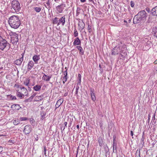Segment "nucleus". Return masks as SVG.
Here are the masks:
<instances>
[{"label": "nucleus", "instance_id": "bb28decb", "mask_svg": "<svg viewBox=\"0 0 157 157\" xmlns=\"http://www.w3.org/2000/svg\"><path fill=\"white\" fill-rule=\"evenodd\" d=\"M16 95L17 97L20 98H24V94L18 91L16 93Z\"/></svg>", "mask_w": 157, "mask_h": 157}, {"label": "nucleus", "instance_id": "8fccbe9b", "mask_svg": "<svg viewBox=\"0 0 157 157\" xmlns=\"http://www.w3.org/2000/svg\"><path fill=\"white\" fill-rule=\"evenodd\" d=\"M105 150L106 151L107 150L108 151L109 150V149L108 147L107 146H106V147H105Z\"/></svg>", "mask_w": 157, "mask_h": 157}, {"label": "nucleus", "instance_id": "2f4dec72", "mask_svg": "<svg viewBox=\"0 0 157 157\" xmlns=\"http://www.w3.org/2000/svg\"><path fill=\"white\" fill-rule=\"evenodd\" d=\"M33 9L37 13L39 12L41 10V8L39 7H34Z\"/></svg>", "mask_w": 157, "mask_h": 157}, {"label": "nucleus", "instance_id": "bf43d9fd", "mask_svg": "<svg viewBox=\"0 0 157 157\" xmlns=\"http://www.w3.org/2000/svg\"><path fill=\"white\" fill-rule=\"evenodd\" d=\"M79 87L78 86H76V90H78L79 89Z\"/></svg>", "mask_w": 157, "mask_h": 157}, {"label": "nucleus", "instance_id": "c85d7f7f", "mask_svg": "<svg viewBox=\"0 0 157 157\" xmlns=\"http://www.w3.org/2000/svg\"><path fill=\"white\" fill-rule=\"evenodd\" d=\"M64 76L63 77V80L64 81V82H66L67 80V70H66L65 72Z\"/></svg>", "mask_w": 157, "mask_h": 157}, {"label": "nucleus", "instance_id": "4468645a", "mask_svg": "<svg viewBox=\"0 0 157 157\" xmlns=\"http://www.w3.org/2000/svg\"><path fill=\"white\" fill-rule=\"evenodd\" d=\"M63 102V101L62 99H60L58 100L55 106L56 109L59 107L61 105Z\"/></svg>", "mask_w": 157, "mask_h": 157}, {"label": "nucleus", "instance_id": "f257e3e1", "mask_svg": "<svg viewBox=\"0 0 157 157\" xmlns=\"http://www.w3.org/2000/svg\"><path fill=\"white\" fill-rule=\"evenodd\" d=\"M147 17L146 11L144 10H141L134 16L133 23L134 24H136L140 23L141 21H144L146 20Z\"/></svg>", "mask_w": 157, "mask_h": 157}, {"label": "nucleus", "instance_id": "338daca9", "mask_svg": "<svg viewBox=\"0 0 157 157\" xmlns=\"http://www.w3.org/2000/svg\"><path fill=\"white\" fill-rule=\"evenodd\" d=\"M152 119L154 120H155V114L154 116H153V117H152Z\"/></svg>", "mask_w": 157, "mask_h": 157}, {"label": "nucleus", "instance_id": "4d7b16f0", "mask_svg": "<svg viewBox=\"0 0 157 157\" xmlns=\"http://www.w3.org/2000/svg\"><path fill=\"white\" fill-rule=\"evenodd\" d=\"M15 86H16V85H15ZM16 86L18 88H20L21 89V88L22 86H21V85H17Z\"/></svg>", "mask_w": 157, "mask_h": 157}, {"label": "nucleus", "instance_id": "9b49d317", "mask_svg": "<svg viewBox=\"0 0 157 157\" xmlns=\"http://www.w3.org/2000/svg\"><path fill=\"white\" fill-rule=\"evenodd\" d=\"M33 59L35 63L37 64L38 61L40 59V55H35L33 56Z\"/></svg>", "mask_w": 157, "mask_h": 157}, {"label": "nucleus", "instance_id": "e2e57ef3", "mask_svg": "<svg viewBox=\"0 0 157 157\" xmlns=\"http://www.w3.org/2000/svg\"><path fill=\"white\" fill-rule=\"evenodd\" d=\"M24 53H22L21 54V55L22 56V57L20 58H22L23 60V57H24Z\"/></svg>", "mask_w": 157, "mask_h": 157}, {"label": "nucleus", "instance_id": "72a5a7b5", "mask_svg": "<svg viewBox=\"0 0 157 157\" xmlns=\"http://www.w3.org/2000/svg\"><path fill=\"white\" fill-rule=\"evenodd\" d=\"M29 82H30L29 79H26V80L25 81V82L24 83V85L26 86H28Z\"/></svg>", "mask_w": 157, "mask_h": 157}, {"label": "nucleus", "instance_id": "ea45409f", "mask_svg": "<svg viewBox=\"0 0 157 157\" xmlns=\"http://www.w3.org/2000/svg\"><path fill=\"white\" fill-rule=\"evenodd\" d=\"M88 29L89 31V32L90 33L92 31V30L91 29V26L89 24H88Z\"/></svg>", "mask_w": 157, "mask_h": 157}, {"label": "nucleus", "instance_id": "1a4fd4ad", "mask_svg": "<svg viewBox=\"0 0 157 157\" xmlns=\"http://www.w3.org/2000/svg\"><path fill=\"white\" fill-rule=\"evenodd\" d=\"M34 65V63L32 60H30L29 62L27 65V70L28 71H30L33 67Z\"/></svg>", "mask_w": 157, "mask_h": 157}, {"label": "nucleus", "instance_id": "f3484780", "mask_svg": "<svg viewBox=\"0 0 157 157\" xmlns=\"http://www.w3.org/2000/svg\"><path fill=\"white\" fill-rule=\"evenodd\" d=\"M151 13L153 16H157V6L151 10Z\"/></svg>", "mask_w": 157, "mask_h": 157}, {"label": "nucleus", "instance_id": "ddd939ff", "mask_svg": "<svg viewBox=\"0 0 157 157\" xmlns=\"http://www.w3.org/2000/svg\"><path fill=\"white\" fill-rule=\"evenodd\" d=\"M81 44V41L78 37H77L73 43V45L75 46L76 45H80Z\"/></svg>", "mask_w": 157, "mask_h": 157}, {"label": "nucleus", "instance_id": "f704fd0d", "mask_svg": "<svg viewBox=\"0 0 157 157\" xmlns=\"http://www.w3.org/2000/svg\"><path fill=\"white\" fill-rule=\"evenodd\" d=\"M50 0H48V1L46 2V4L48 6V7L45 6L46 7L49 9H50L51 8V6L50 4V2L49 1Z\"/></svg>", "mask_w": 157, "mask_h": 157}, {"label": "nucleus", "instance_id": "393cba45", "mask_svg": "<svg viewBox=\"0 0 157 157\" xmlns=\"http://www.w3.org/2000/svg\"><path fill=\"white\" fill-rule=\"evenodd\" d=\"M90 94L92 100L93 101H94L96 99V98L92 90H90Z\"/></svg>", "mask_w": 157, "mask_h": 157}, {"label": "nucleus", "instance_id": "4be33fe9", "mask_svg": "<svg viewBox=\"0 0 157 157\" xmlns=\"http://www.w3.org/2000/svg\"><path fill=\"white\" fill-rule=\"evenodd\" d=\"M21 89L22 90V92L24 93L25 96H29L28 91L26 88L24 86H22L21 88Z\"/></svg>", "mask_w": 157, "mask_h": 157}, {"label": "nucleus", "instance_id": "680f3d73", "mask_svg": "<svg viewBox=\"0 0 157 157\" xmlns=\"http://www.w3.org/2000/svg\"><path fill=\"white\" fill-rule=\"evenodd\" d=\"M37 94V93H35L32 95L34 97Z\"/></svg>", "mask_w": 157, "mask_h": 157}, {"label": "nucleus", "instance_id": "0e129e2a", "mask_svg": "<svg viewBox=\"0 0 157 157\" xmlns=\"http://www.w3.org/2000/svg\"><path fill=\"white\" fill-rule=\"evenodd\" d=\"M89 1L90 2H92L94 4H95V3H94V1L93 0H89Z\"/></svg>", "mask_w": 157, "mask_h": 157}, {"label": "nucleus", "instance_id": "e433bc0d", "mask_svg": "<svg viewBox=\"0 0 157 157\" xmlns=\"http://www.w3.org/2000/svg\"><path fill=\"white\" fill-rule=\"evenodd\" d=\"M74 36L75 37H76L78 36V32H77L76 28H75L74 29Z\"/></svg>", "mask_w": 157, "mask_h": 157}, {"label": "nucleus", "instance_id": "79ce46f5", "mask_svg": "<svg viewBox=\"0 0 157 157\" xmlns=\"http://www.w3.org/2000/svg\"><path fill=\"white\" fill-rule=\"evenodd\" d=\"M99 67H100V73L102 74L103 71V70L102 68L101 67V65L100 64L99 65Z\"/></svg>", "mask_w": 157, "mask_h": 157}, {"label": "nucleus", "instance_id": "c9c22d12", "mask_svg": "<svg viewBox=\"0 0 157 157\" xmlns=\"http://www.w3.org/2000/svg\"><path fill=\"white\" fill-rule=\"evenodd\" d=\"M153 32L154 33V36H155V35H156V33H157V26L153 28Z\"/></svg>", "mask_w": 157, "mask_h": 157}, {"label": "nucleus", "instance_id": "423d86ee", "mask_svg": "<svg viewBox=\"0 0 157 157\" xmlns=\"http://www.w3.org/2000/svg\"><path fill=\"white\" fill-rule=\"evenodd\" d=\"M32 130V127L30 125H27L25 126L24 127L23 132L26 134H29L31 132Z\"/></svg>", "mask_w": 157, "mask_h": 157}, {"label": "nucleus", "instance_id": "5fc2aeb1", "mask_svg": "<svg viewBox=\"0 0 157 157\" xmlns=\"http://www.w3.org/2000/svg\"><path fill=\"white\" fill-rule=\"evenodd\" d=\"M33 98H34V97L32 95L29 98V99L30 100H31V101Z\"/></svg>", "mask_w": 157, "mask_h": 157}, {"label": "nucleus", "instance_id": "473e14b6", "mask_svg": "<svg viewBox=\"0 0 157 157\" xmlns=\"http://www.w3.org/2000/svg\"><path fill=\"white\" fill-rule=\"evenodd\" d=\"M12 36L11 37H13L14 38H18V35L15 32H12Z\"/></svg>", "mask_w": 157, "mask_h": 157}, {"label": "nucleus", "instance_id": "69168bd1", "mask_svg": "<svg viewBox=\"0 0 157 157\" xmlns=\"http://www.w3.org/2000/svg\"><path fill=\"white\" fill-rule=\"evenodd\" d=\"M78 93V90H76L75 92V95H76V96H77Z\"/></svg>", "mask_w": 157, "mask_h": 157}, {"label": "nucleus", "instance_id": "a211bd4d", "mask_svg": "<svg viewBox=\"0 0 157 157\" xmlns=\"http://www.w3.org/2000/svg\"><path fill=\"white\" fill-rule=\"evenodd\" d=\"M11 108H14L13 109L14 110H18L21 108V107L19 104H14L12 105Z\"/></svg>", "mask_w": 157, "mask_h": 157}, {"label": "nucleus", "instance_id": "9d476101", "mask_svg": "<svg viewBox=\"0 0 157 157\" xmlns=\"http://www.w3.org/2000/svg\"><path fill=\"white\" fill-rule=\"evenodd\" d=\"M121 49L120 50V53L123 54H127V50L126 48V45L123 44L122 46L121 45Z\"/></svg>", "mask_w": 157, "mask_h": 157}, {"label": "nucleus", "instance_id": "603ef678", "mask_svg": "<svg viewBox=\"0 0 157 157\" xmlns=\"http://www.w3.org/2000/svg\"><path fill=\"white\" fill-rule=\"evenodd\" d=\"M3 151V147L0 146V153Z\"/></svg>", "mask_w": 157, "mask_h": 157}, {"label": "nucleus", "instance_id": "0eeeda50", "mask_svg": "<svg viewBox=\"0 0 157 157\" xmlns=\"http://www.w3.org/2000/svg\"><path fill=\"white\" fill-rule=\"evenodd\" d=\"M66 5L65 4H62L57 6L56 7V10L59 13H63V11Z\"/></svg>", "mask_w": 157, "mask_h": 157}, {"label": "nucleus", "instance_id": "aec40b11", "mask_svg": "<svg viewBox=\"0 0 157 157\" xmlns=\"http://www.w3.org/2000/svg\"><path fill=\"white\" fill-rule=\"evenodd\" d=\"M51 77V76H47L45 74L43 73V76L42 78L44 80L46 81H49Z\"/></svg>", "mask_w": 157, "mask_h": 157}, {"label": "nucleus", "instance_id": "f8f14e48", "mask_svg": "<svg viewBox=\"0 0 157 157\" xmlns=\"http://www.w3.org/2000/svg\"><path fill=\"white\" fill-rule=\"evenodd\" d=\"M115 137H113V152L115 153H117V144L116 143H115Z\"/></svg>", "mask_w": 157, "mask_h": 157}, {"label": "nucleus", "instance_id": "c756f323", "mask_svg": "<svg viewBox=\"0 0 157 157\" xmlns=\"http://www.w3.org/2000/svg\"><path fill=\"white\" fill-rule=\"evenodd\" d=\"M103 141L101 137L98 138V143L100 146L101 147L102 146Z\"/></svg>", "mask_w": 157, "mask_h": 157}, {"label": "nucleus", "instance_id": "6ab92c4d", "mask_svg": "<svg viewBox=\"0 0 157 157\" xmlns=\"http://www.w3.org/2000/svg\"><path fill=\"white\" fill-rule=\"evenodd\" d=\"M76 48L79 50V53L80 54L82 55L84 54V51L81 46H77L76 47Z\"/></svg>", "mask_w": 157, "mask_h": 157}, {"label": "nucleus", "instance_id": "774afa93", "mask_svg": "<svg viewBox=\"0 0 157 157\" xmlns=\"http://www.w3.org/2000/svg\"><path fill=\"white\" fill-rule=\"evenodd\" d=\"M135 157H140V155H136Z\"/></svg>", "mask_w": 157, "mask_h": 157}, {"label": "nucleus", "instance_id": "a878e982", "mask_svg": "<svg viewBox=\"0 0 157 157\" xmlns=\"http://www.w3.org/2000/svg\"><path fill=\"white\" fill-rule=\"evenodd\" d=\"M46 113L45 112L43 111H41L40 112L41 115V119L42 120H43L45 118V116Z\"/></svg>", "mask_w": 157, "mask_h": 157}, {"label": "nucleus", "instance_id": "37998d69", "mask_svg": "<svg viewBox=\"0 0 157 157\" xmlns=\"http://www.w3.org/2000/svg\"><path fill=\"white\" fill-rule=\"evenodd\" d=\"M30 122L31 124H33V123L35 122V121L33 118H31L30 119Z\"/></svg>", "mask_w": 157, "mask_h": 157}, {"label": "nucleus", "instance_id": "864d4df0", "mask_svg": "<svg viewBox=\"0 0 157 157\" xmlns=\"http://www.w3.org/2000/svg\"><path fill=\"white\" fill-rule=\"evenodd\" d=\"M33 98H34V97L32 95L29 98V99L30 100H31V101Z\"/></svg>", "mask_w": 157, "mask_h": 157}, {"label": "nucleus", "instance_id": "7c9ffc66", "mask_svg": "<svg viewBox=\"0 0 157 157\" xmlns=\"http://www.w3.org/2000/svg\"><path fill=\"white\" fill-rule=\"evenodd\" d=\"M58 18L57 17H56L54 18V19H53V23L54 24H58V23L59 22L58 21Z\"/></svg>", "mask_w": 157, "mask_h": 157}, {"label": "nucleus", "instance_id": "49530a36", "mask_svg": "<svg viewBox=\"0 0 157 157\" xmlns=\"http://www.w3.org/2000/svg\"><path fill=\"white\" fill-rule=\"evenodd\" d=\"M136 155H140V150H137Z\"/></svg>", "mask_w": 157, "mask_h": 157}, {"label": "nucleus", "instance_id": "39448f33", "mask_svg": "<svg viewBox=\"0 0 157 157\" xmlns=\"http://www.w3.org/2000/svg\"><path fill=\"white\" fill-rule=\"evenodd\" d=\"M122 43L120 42V44H119V46L118 47H115L112 50V55H116L120 53V50L122 48H121V44Z\"/></svg>", "mask_w": 157, "mask_h": 157}, {"label": "nucleus", "instance_id": "a18cd8bd", "mask_svg": "<svg viewBox=\"0 0 157 157\" xmlns=\"http://www.w3.org/2000/svg\"><path fill=\"white\" fill-rule=\"evenodd\" d=\"M35 140L36 141H37L38 140V136L37 135H36L35 136Z\"/></svg>", "mask_w": 157, "mask_h": 157}, {"label": "nucleus", "instance_id": "7ed1b4c3", "mask_svg": "<svg viewBox=\"0 0 157 157\" xmlns=\"http://www.w3.org/2000/svg\"><path fill=\"white\" fill-rule=\"evenodd\" d=\"M10 44L6 40L5 38L0 36V50L7 51L10 49Z\"/></svg>", "mask_w": 157, "mask_h": 157}, {"label": "nucleus", "instance_id": "a19ab883", "mask_svg": "<svg viewBox=\"0 0 157 157\" xmlns=\"http://www.w3.org/2000/svg\"><path fill=\"white\" fill-rule=\"evenodd\" d=\"M44 155L45 156H47V155H46V151H47L46 147L45 146H44Z\"/></svg>", "mask_w": 157, "mask_h": 157}, {"label": "nucleus", "instance_id": "6e6d98bb", "mask_svg": "<svg viewBox=\"0 0 157 157\" xmlns=\"http://www.w3.org/2000/svg\"><path fill=\"white\" fill-rule=\"evenodd\" d=\"M33 98H34V97L32 95L29 98V99L30 100H31V101Z\"/></svg>", "mask_w": 157, "mask_h": 157}, {"label": "nucleus", "instance_id": "4c0bfd02", "mask_svg": "<svg viewBox=\"0 0 157 157\" xmlns=\"http://www.w3.org/2000/svg\"><path fill=\"white\" fill-rule=\"evenodd\" d=\"M28 118L26 117H21L20 118V121H24L28 120Z\"/></svg>", "mask_w": 157, "mask_h": 157}, {"label": "nucleus", "instance_id": "b1692460", "mask_svg": "<svg viewBox=\"0 0 157 157\" xmlns=\"http://www.w3.org/2000/svg\"><path fill=\"white\" fill-rule=\"evenodd\" d=\"M7 97L9 100H16L17 99V98L15 96H13L11 94L7 95Z\"/></svg>", "mask_w": 157, "mask_h": 157}, {"label": "nucleus", "instance_id": "f03ea898", "mask_svg": "<svg viewBox=\"0 0 157 157\" xmlns=\"http://www.w3.org/2000/svg\"><path fill=\"white\" fill-rule=\"evenodd\" d=\"M9 23L12 28L17 29L20 25L21 21L18 16H11L9 19Z\"/></svg>", "mask_w": 157, "mask_h": 157}, {"label": "nucleus", "instance_id": "2eb2a0df", "mask_svg": "<svg viewBox=\"0 0 157 157\" xmlns=\"http://www.w3.org/2000/svg\"><path fill=\"white\" fill-rule=\"evenodd\" d=\"M11 42L13 45H16L18 41V38H14L13 37H11Z\"/></svg>", "mask_w": 157, "mask_h": 157}, {"label": "nucleus", "instance_id": "58836bf2", "mask_svg": "<svg viewBox=\"0 0 157 157\" xmlns=\"http://www.w3.org/2000/svg\"><path fill=\"white\" fill-rule=\"evenodd\" d=\"M81 76L80 74H78V84H80L81 82Z\"/></svg>", "mask_w": 157, "mask_h": 157}, {"label": "nucleus", "instance_id": "de8ad7c7", "mask_svg": "<svg viewBox=\"0 0 157 157\" xmlns=\"http://www.w3.org/2000/svg\"><path fill=\"white\" fill-rule=\"evenodd\" d=\"M25 102H31V100H30L29 99V98L27 99H25Z\"/></svg>", "mask_w": 157, "mask_h": 157}, {"label": "nucleus", "instance_id": "09e8293b", "mask_svg": "<svg viewBox=\"0 0 157 157\" xmlns=\"http://www.w3.org/2000/svg\"><path fill=\"white\" fill-rule=\"evenodd\" d=\"M64 124L65 126H64V128L63 130H64V129L65 128V127H67V122H64Z\"/></svg>", "mask_w": 157, "mask_h": 157}, {"label": "nucleus", "instance_id": "13d9d810", "mask_svg": "<svg viewBox=\"0 0 157 157\" xmlns=\"http://www.w3.org/2000/svg\"><path fill=\"white\" fill-rule=\"evenodd\" d=\"M146 11L148 12H150V10L149 9V8H146Z\"/></svg>", "mask_w": 157, "mask_h": 157}, {"label": "nucleus", "instance_id": "3c124183", "mask_svg": "<svg viewBox=\"0 0 157 157\" xmlns=\"http://www.w3.org/2000/svg\"><path fill=\"white\" fill-rule=\"evenodd\" d=\"M130 134L131 136H132V138H133V133L132 131H130Z\"/></svg>", "mask_w": 157, "mask_h": 157}, {"label": "nucleus", "instance_id": "412c9836", "mask_svg": "<svg viewBox=\"0 0 157 157\" xmlns=\"http://www.w3.org/2000/svg\"><path fill=\"white\" fill-rule=\"evenodd\" d=\"M85 24L82 22H79L78 23V27L79 29L82 30L84 28Z\"/></svg>", "mask_w": 157, "mask_h": 157}, {"label": "nucleus", "instance_id": "5701e85b", "mask_svg": "<svg viewBox=\"0 0 157 157\" xmlns=\"http://www.w3.org/2000/svg\"><path fill=\"white\" fill-rule=\"evenodd\" d=\"M41 86L36 85L33 87V90L36 91H39L41 89Z\"/></svg>", "mask_w": 157, "mask_h": 157}, {"label": "nucleus", "instance_id": "c03bdc74", "mask_svg": "<svg viewBox=\"0 0 157 157\" xmlns=\"http://www.w3.org/2000/svg\"><path fill=\"white\" fill-rule=\"evenodd\" d=\"M135 4L132 1H131L130 2V5L132 7H133L134 6Z\"/></svg>", "mask_w": 157, "mask_h": 157}, {"label": "nucleus", "instance_id": "dca6fc26", "mask_svg": "<svg viewBox=\"0 0 157 157\" xmlns=\"http://www.w3.org/2000/svg\"><path fill=\"white\" fill-rule=\"evenodd\" d=\"M23 61L22 58H19V59L16 60L14 61V63L17 65L20 66Z\"/></svg>", "mask_w": 157, "mask_h": 157}, {"label": "nucleus", "instance_id": "cd10ccee", "mask_svg": "<svg viewBox=\"0 0 157 157\" xmlns=\"http://www.w3.org/2000/svg\"><path fill=\"white\" fill-rule=\"evenodd\" d=\"M20 123V120L18 119H16L13 120V123L15 125H17L19 124Z\"/></svg>", "mask_w": 157, "mask_h": 157}, {"label": "nucleus", "instance_id": "6e6552de", "mask_svg": "<svg viewBox=\"0 0 157 157\" xmlns=\"http://www.w3.org/2000/svg\"><path fill=\"white\" fill-rule=\"evenodd\" d=\"M65 16L61 17L58 20L59 22L57 25L58 26L61 24H62L63 26L64 25L65 22Z\"/></svg>", "mask_w": 157, "mask_h": 157}, {"label": "nucleus", "instance_id": "052dcab7", "mask_svg": "<svg viewBox=\"0 0 157 157\" xmlns=\"http://www.w3.org/2000/svg\"><path fill=\"white\" fill-rule=\"evenodd\" d=\"M9 142L13 144L14 143V141L12 140H9Z\"/></svg>", "mask_w": 157, "mask_h": 157}, {"label": "nucleus", "instance_id": "20e7f679", "mask_svg": "<svg viewBox=\"0 0 157 157\" xmlns=\"http://www.w3.org/2000/svg\"><path fill=\"white\" fill-rule=\"evenodd\" d=\"M11 6V9H13L15 12L19 11L21 8L20 4L17 0H14L12 1Z\"/></svg>", "mask_w": 157, "mask_h": 157}]
</instances>
